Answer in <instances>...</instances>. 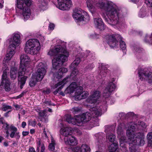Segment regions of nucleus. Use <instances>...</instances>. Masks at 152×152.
Instances as JSON below:
<instances>
[{
  "label": "nucleus",
  "mask_w": 152,
  "mask_h": 152,
  "mask_svg": "<svg viewBox=\"0 0 152 152\" xmlns=\"http://www.w3.org/2000/svg\"><path fill=\"white\" fill-rule=\"evenodd\" d=\"M93 1L94 5L106 12L108 18L105 17L104 19L109 24L115 26L120 24L123 20L124 14L112 2L108 1L105 3L104 0H94Z\"/></svg>",
  "instance_id": "f257e3e1"
},
{
  "label": "nucleus",
  "mask_w": 152,
  "mask_h": 152,
  "mask_svg": "<svg viewBox=\"0 0 152 152\" xmlns=\"http://www.w3.org/2000/svg\"><path fill=\"white\" fill-rule=\"evenodd\" d=\"M48 54L50 56H54L52 61L53 67L55 69H59L57 77L58 79L61 78L63 74L67 71V69L66 68H60L64 63L67 61L68 52L59 46L54 49H51Z\"/></svg>",
  "instance_id": "f03ea898"
},
{
  "label": "nucleus",
  "mask_w": 152,
  "mask_h": 152,
  "mask_svg": "<svg viewBox=\"0 0 152 152\" xmlns=\"http://www.w3.org/2000/svg\"><path fill=\"white\" fill-rule=\"evenodd\" d=\"M90 111L91 113L86 112L83 113L75 119L72 118L70 115H66L64 119L69 123L75 125L77 122L80 123L81 122L89 121L91 119V114L93 117H95L101 116L102 115V110L100 107H93L90 109Z\"/></svg>",
  "instance_id": "7ed1b4c3"
},
{
  "label": "nucleus",
  "mask_w": 152,
  "mask_h": 152,
  "mask_svg": "<svg viewBox=\"0 0 152 152\" xmlns=\"http://www.w3.org/2000/svg\"><path fill=\"white\" fill-rule=\"evenodd\" d=\"M40 48L39 41L36 39H31L26 42L24 50L26 53L33 55L37 54Z\"/></svg>",
  "instance_id": "20e7f679"
},
{
  "label": "nucleus",
  "mask_w": 152,
  "mask_h": 152,
  "mask_svg": "<svg viewBox=\"0 0 152 152\" xmlns=\"http://www.w3.org/2000/svg\"><path fill=\"white\" fill-rule=\"evenodd\" d=\"M108 44L111 48H113L118 45V41L120 42V46L121 49L124 50L126 48V45L125 42L122 40V38L118 34H113L108 35Z\"/></svg>",
  "instance_id": "39448f33"
},
{
  "label": "nucleus",
  "mask_w": 152,
  "mask_h": 152,
  "mask_svg": "<svg viewBox=\"0 0 152 152\" xmlns=\"http://www.w3.org/2000/svg\"><path fill=\"white\" fill-rule=\"evenodd\" d=\"M72 16L74 19L78 21H83L87 22L89 20V17L87 13L80 8L75 9Z\"/></svg>",
  "instance_id": "423d86ee"
},
{
  "label": "nucleus",
  "mask_w": 152,
  "mask_h": 152,
  "mask_svg": "<svg viewBox=\"0 0 152 152\" xmlns=\"http://www.w3.org/2000/svg\"><path fill=\"white\" fill-rule=\"evenodd\" d=\"M16 5L19 9L23 10L22 15L24 19L26 20L28 19L31 15L30 9L26 6L24 0H16Z\"/></svg>",
  "instance_id": "0eeeda50"
},
{
  "label": "nucleus",
  "mask_w": 152,
  "mask_h": 152,
  "mask_svg": "<svg viewBox=\"0 0 152 152\" xmlns=\"http://www.w3.org/2000/svg\"><path fill=\"white\" fill-rule=\"evenodd\" d=\"M139 79L141 81H146L149 83H152V72L148 71L146 68L140 69L138 70Z\"/></svg>",
  "instance_id": "6e6552de"
},
{
  "label": "nucleus",
  "mask_w": 152,
  "mask_h": 152,
  "mask_svg": "<svg viewBox=\"0 0 152 152\" xmlns=\"http://www.w3.org/2000/svg\"><path fill=\"white\" fill-rule=\"evenodd\" d=\"M20 64L19 69V75L25 74L26 70V65L30 61L29 57L26 54H22L20 56Z\"/></svg>",
  "instance_id": "1a4fd4ad"
},
{
  "label": "nucleus",
  "mask_w": 152,
  "mask_h": 152,
  "mask_svg": "<svg viewBox=\"0 0 152 152\" xmlns=\"http://www.w3.org/2000/svg\"><path fill=\"white\" fill-rule=\"evenodd\" d=\"M37 67V70L34 74H36V76H39V80H42L46 72V65L40 62L38 64Z\"/></svg>",
  "instance_id": "9d476101"
},
{
  "label": "nucleus",
  "mask_w": 152,
  "mask_h": 152,
  "mask_svg": "<svg viewBox=\"0 0 152 152\" xmlns=\"http://www.w3.org/2000/svg\"><path fill=\"white\" fill-rule=\"evenodd\" d=\"M115 78H113L111 82L109 83L107 86L104 91L103 95L105 98H107L111 95V93L115 89L116 86L113 82L115 80Z\"/></svg>",
  "instance_id": "9b49d317"
},
{
  "label": "nucleus",
  "mask_w": 152,
  "mask_h": 152,
  "mask_svg": "<svg viewBox=\"0 0 152 152\" xmlns=\"http://www.w3.org/2000/svg\"><path fill=\"white\" fill-rule=\"evenodd\" d=\"M58 8L62 10H68L72 5L71 0H57Z\"/></svg>",
  "instance_id": "f8f14e48"
},
{
  "label": "nucleus",
  "mask_w": 152,
  "mask_h": 152,
  "mask_svg": "<svg viewBox=\"0 0 152 152\" xmlns=\"http://www.w3.org/2000/svg\"><path fill=\"white\" fill-rule=\"evenodd\" d=\"M79 89V91H77V92H75V99L76 100H80L82 99L86 98L88 95L87 92H83V88L82 87H77V89Z\"/></svg>",
  "instance_id": "ddd939ff"
},
{
  "label": "nucleus",
  "mask_w": 152,
  "mask_h": 152,
  "mask_svg": "<svg viewBox=\"0 0 152 152\" xmlns=\"http://www.w3.org/2000/svg\"><path fill=\"white\" fill-rule=\"evenodd\" d=\"M20 36L19 34H15L13 38V39H10V48H12L13 50L16 49V47L18 45L20 42Z\"/></svg>",
  "instance_id": "4468645a"
},
{
  "label": "nucleus",
  "mask_w": 152,
  "mask_h": 152,
  "mask_svg": "<svg viewBox=\"0 0 152 152\" xmlns=\"http://www.w3.org/2000/svg\"><path fill=\"white\" fill-rule=\"evenodd\" d=\"M105 128L106 129H105V132L107 133V138L111 142H113V143L116 142L115 141V135L112 133H111L110 134L109 133V131H110V132H111L113 131L114 129L112 128V127L111 126H105Z\"/></svg>",
  "instance_id": "2eb2a0df"
},
{
  "label": "nucleus",
  "mask_w": 152,
  "mask_h": 152,
  "mask_svg": "<svg viewBox=\"0 0 152 152\" xmlns=\"http://www.w3.org/2000/svg\"><path fill=\"white\" fill-rule=\"evenodd\" d=\"M70 78V76H68L65 78H64L63 80L55 84L53 88L55 89L58 87V88L56 89L54 91L53 93L54 94H56L59 91H60L63 87L64 85L68 81V79Z\"/></svg>",
  "instance_id": "dca6fc26"
},
{
  "label": "nucleus",
  "mask_w": 152,
  "mask_h": 152,
  "mask_svg": "<svg viewBox=\"0 0 152 152\" xmlns=\"http://www.w3.org/2000/svg\"><path fill=\"white\" fill-rule=\"evenodd\" d=\"M100 96V92L99 91H95L92 95L87 99V102L91 104L95 103Z\"/></svg>",
  "instance_id": "f3484780"
},
{
  "label": "nucleus",
  "mask_w": 152,
  "mask_h": 152,
  "mask_svg": "<svg viewBox=\"0 0 152 152\" xmlns=\"http://www.w3.org/2000/svg\"><path fill=\"white\" fill-rule=\"evenodd\" d=\"M137 127V124H132L127 129L126 131V134L128 137V139H134V131Z\"/></svg>",
  "instance_id": "a211bd4d"
},
{
  "label": "nucleus",
  "mask_w": 152,
  "mask_h": 152,
  "mask_svg": "<svg viewBox=\"0 0 152 152\" xmlns=\"http://www.w3.org/2000/svg\"><path fill=\"white\" fill-rule=\"evenodd\" d=\"M81 87V86H77L75 82H72L68 87L65 90V92L66 93H72L74 91H75V92H77V91H79V89H77V87Z\"/></svg>",
  "instance_id": "6ab92c4d"
},
{
  "label": "nucleus",
  "mask_w": 152,
  "mask_h": 152,
  "mask_svg": "<svg viewBox=\"0 0 152 152\" xmlns=\"http://www.w3.org/2000/svg\"><path fill=\"white\" fill-rule=\"evenodd\" d=\"M128 142L129 144V151L130 152H136V145L137 141L134 139H128Z\"/></svg>",
  "instance_id": "aec40b11"
},
{
  "label": "nucleus",
  "mask_w": 152,
  "mask_h": 152,
  "mask_svg": "<svg viewBox=\"0 0 152 152\" xmlns=\"http://www.w3.org/2000/svg\"><path fill=\"white\" fill-rule=\"evenodd\" d=\"M47 112V110H46L40 111L38 112L39 115V119L40 121L45 123H47L48 121V118L46 114Z\"/></svg>",
  "instance_id": "412c9836"
},
{
  "label": "nucleus",
  "mask_w": 152,
  "mask_h": 152,
  "mask_svg": "<svg viewBox=\"0 0 152 152\" xmlns=\"http://www.w3.org/2000/svg\"><path fill=\"white\" fill-rule=\"evenodd\" d=\"M64 141L66 145H75L77 144V141L76 139L73 136H70L66 138H64Z\"/></svg>",
  "instance_id": "4be33fe9"
},
{
  "label": "nucleus",
  "mask_w": 152,
  "mask_h": 152,
  "mask_svg": "<svg viewBox=\"0 0 152 152\" xmlns=\"http://www.w3.org/2000/svg\"><path fill=\"white\" fill-rule=\"evenodd\" d=\"M94 24L97 28L101 30H104V28L103 22L102 19L100 18H96L94 19Z\"/></svg>",
  "instance_id": "5701e85b"
},
{
  "label": "nucleus",
  "mask_w": 152,
  "mask_h": 152,
  "mask_svg": "<svg viewBox=\"0 0 152 152\" xmlns=\"http://www.w3.org/2000/svg\"><path fill=\"white\" fill-rule=\"evenodd\" d=\"M37 4L38 7L40 10H45L47 8V2L45 0H38Z\"/></svg>",
  "instance_id": "b1692460"
},
{
  "label": "nucleus",
  "mask_w": 152,
  "mask_h": 152,
  "mask_svg": "<svg viewBox=\"0 0 152 152\" xmlns=\"http://www.w3.org/2000/svg\"><path fill=\"white\" fill-rule=\"evenodd\" d=\"M24 75H19V72H18V84L20 85V89H22L23 86L25 83L26 80L28 78L27 76H24L20 77V76H23Z\"/></svg>",
  "instance_id": "393cba45"
},
{
  "label": "nucleus",
  "mask_w": 152,
  "mask_h": 152,
  "mask_svg": "<svg viewBox=\"0 0 152 152\" xmlns=\"http://www.w3.org/2000/svg\"><path fill=\"white\" fill-rule=\"evenodd\" d=\"M18 69L15 67H12L10 70V77L11 80H15L17 77Z\"/></svg>",
  "instance_id": "a878e982"
},
{
  "label": "nucleus",
  "mask_w": 152,
  "mask_h": 152,
  "mask_svg": "<svg viewBox=\"0 0 152 152\" xmlns=\"http://www.w3.org/2000/svg\"><path fill=\"white\" fill-rule=\"evenodd\" d=\"M39 76H36L34 73L32 75L31 77L29 83V85L31 87H33L35 85L37 82L40 81L42 80L39 79Z\"/></svg>",
  "instance_id": "bb28decb"
},
{
  "label": "nucleus",
  "mask_w": 152,
  "mask_h": 152,
  "mask_svg": "<svg viewBox=\"0 0 152 152\" xmlns=\"http://www.w3.org/2000/svg\"><path fill=\"white\" fill-rule=\"evenodd\" d=\"M72 129L71 128L66 127L61 130V134L64 136H67L72 133Z\"/></svg>",
  "instance_id": "cd10ccee"
},
{
  "label": "nucleus",
  "mask_w": 152,
  "mask_h": 152,
  "mask_svg": "<svg viewBox=\"0 0 152 152\" xmlns=\"http://www.w3.org/2000/svg\"><path fill=\"white\" fill-rule=\"evenodd\" d=\"M90 147L86 144L82 145L80 148V152H90Z\"/></svg>",
  "instance_id": "c85d7f7f"
},
{
  "label": "nucleus",
  "mask_w": 152,
  "mask_h": 152,
  "mask_svg": "<svg viewBox=\"0 0 152 152\" xmlns=\"http://www.w3.org/2000/svg\"><path fill=\"white\" fill-rule=\"evenodd\" d=\"M110 72V70L107 69L105 67L103 66L102 67V69L99 72V75L102 77H105L106 76L107 73Z\"/></svg>",
  "instance_id": "c756f323"
},
{
  "label": "nucleus",
  "mask_w": 152,
  "mask_h": 152,
  "mask_svg": "<svg viewBox=\"0 0 152 152\" xmlns=\"http://www.w3.org/2000/svg\"><path fill=\"white\" fill-rule=\"evenodd\" d=\"M136 124L137 125V129L139 130H143L146 127L144 122L141 121H138Z\"/></svg>",
  "instance_id": "7c9ffc66"
},
{
  "label": "nucleus",
  "mask_w": 152,
  "mask_h": 152,
  "mask_svg": "<svg viewBox=\"0 0 152 152\" xmlns=\"http://www.w3.org/2000/svg\"><path fill=\"white\" fill-rule=\"evenodd\" d=\"M147 138L148 141V146L152 147V132L148 133L147 135Z\"/></svg>",
  "instance_id": "2f4dec72"
},
{
  "label": "nucleus",
  "mask_w": 152,
  "mask_h": 152,
  "mask_svg": "<svg viewBox=\"0 0 152 152\" xmlns=\"http://www.w3.org/2000/svg\"><path fill=\"white\" fill-rule=\"evenodd\" d=\"M2 81L1 82L0 86H3L4 83V81H6L7 80H9V79L7 77V72L6 69L4 70L3 72V74L2 76Z\"/></svg>",
  "instance_id": "473e14b6"
},
{
  "label": "nucleus",
  "mask_w": 152,
  "mask_h": 152,
  "mask_svg": "<svg viewBox=\"0 0 152 152\" xmlns=\"http://www.w3.org/2000/svg\"><path fill=\"white\" fill-rule=\"evenodd\" d=\"M118 147L117 143L116 142L113 143L110 145V151L109 152H115Z\"/></svg>",
  "instance_id": "72a5a7b5"
},
{
  "label": "nucleus",
  "mask_w": 152,
  "mask_h": 152,
  "mask_svg": "<svg viewBox=\"0 0 152 152\" xmlns=\"http://www.w3.org/2000/svg\"><path fill=\"white\" fill-rule=\"evenodd\" d=\"M87 6L91 11L94 9V1L92 0H88L87 1Z\"/></svg>",
  "instance_id": "f704fd0d"
},
{
  "label": "nucleus",
  "mask_w": 152,
  "mask_h": 152,
  "mask_svg": "<svg viewBox=\"0 0 152 152\" xmlns=\"http://www.w3.org/2000/svg\"><path fill=\"white\" fill-rule=\"evenodd\" d=\"M80 59L79 58H76L74 61L71 64V67H76L80 63Z\"/></svg>",
  "instance_id": "c9c22d12"
},
{
  "label": "nucleus",
  "mask_w": 152,
  "mask_h": 152,
  "mask_svg": "<svg viewBox=\"0 0 152 152\" xmlns=\"http://www.w3.org/2000/svg\"><path fill=\"white\" fill-rule=\"evenodd\" d=\"M134 139L137 140V141L138 140L144 137L143 134L140 132L137 133L135 135L134 134Z\"/></svg>",
  "instance_id": "e433bc0d"
},
{
  "label": "nucleus",
  "mask_w": 152,
  "mask_h": 152,
  "mask_svg": "<svg viewBox=\"0 0 152 152\" xmlns=\"http://www.w3.org/2000/svg\"><path fill=\"white\" fill-rule=\"evenodd\" d=\"M9 80L4 81V88L6 91H9L10 90L11 88L10 87V85L9 84Z\"/></svg>",
  "instance_id": "4c0bfd02"
},
{
  "label": "nucleus",
  "mask_w": 152,
  "mask_h": 152,
  "mask_svg": "<svg viewBox=\"0 0 152 152\" xmlns=\"http://www.w3.org/2000/svg\"><path fill=\"white\" fill-rule=\"evenodd\" d=\"M146 15L145 9L144 8H142L139 12V16L141 18H143Z\"/></svg>",
  "instance_id": "58836bf2"
},
{
  "label": "nucleus",
  "mask_w": 152,
  "mask_h": 152,
  "mask_svg": "<svg viewBox=\"0 0 152 152\" xmlns=\"http://www.w3.org/2000/svg\"><path fill=\"white\" fill-rule=\"evenodd\" d=\"M122 124H120L118 126L117 129V132L118 135L122 136L123 134V132L122 128Z\"/></svg>",
  "instance_id": "ea45409f"
},
{
  "label": "nucleus",
  "mask_w": 152,
  "mask_h": 152,
  "mask_svg": "<svg viewBox=\"0 0 152 152\" xmlns=\"http://www.w3.org/2000/svg\"><path fill=\"white\" fill-rule=\"evenodd\" d=\"M0 124H3L4 126H6L5 129H9V124L7 122H5L4 118L1 117L0 118Z\"/></svg>",
  "instance_id": "a19ab883"
},
{
  "label": "nucleus",
  "mask_w": 152,
  "mask_h": 152,
  "mask_svg": "<svg viewBox=\"0 0 152 152\" xmlns=\"http://www.w3.org/2000/svg\"><path fill=\"white\" fill-rule=\"evenodd\" d=\"M91 54L89 50H86L85 53H81V55H82V57H80V58L83 57L84 58H86L87 57L88 55L90 56Z\"/></svg>",
  "instance_id": "79ce46f5"
},
{
  "label": "nucleus",
  "mask_w": 152,
  "mask_h": 152,
  "mask_svg": "<svg viewBox=\"0 0 152 152\" xmlns=\"http://www.w3.org/2000/svg\"><path fill=\"white\" fill-rule=\"evenodd\" d=\"M73 71L71 74V76H76L78 73V70L76 69V67H71Z\"/></svg>",
  "instance_id": "37998d69"
},
{
  "label": "nucleus",
  "mask_w": 152,
  "mask_h": 152,
  "mask_svg": "<svg viewBox=\"0 0 152 152\" xmlns=\"http://www.w3.org/2000/svg\"><path fill=\"white\" fill-rule=\"evenodd\" d=\"M9 52L8 53V54L10 56V57H12L13 55L15 53V50L16 49H15L13 50L12 49V48H10V45L9 46Z\"/></svg>",
  "instance_id": "c03bdc74"
},
{
  "label": "nucleus",
  "mask_w": 152,
  "mask_h": 152,
  "mask_svg": "<svg viewBox=\"0 0 152 152\" xmlns=\"http://www.w3.org/2000/svg\"><path fill=\"white\" fill-rule=\"evenodd\" d=\"M55 142L54 141H52V142L50 144L48 147L50 150L52 151H53L55 149Z\"/></svg>",
  "instance_id": "a18cd8bd"
},
{
  "label": "nucleus",
  "mask_w": 152,
  "mask_h": 152,
  "mask_svg": "<svg viewBox=\"0 0 152 152\" xmlns=\"http://www.w3.org/2000/svg\"><path fill=\"white\" fill-rule=\"evenodd\" d=\"M11 109L12 107L11 106L6 104H4L3 106L2 110L3 111H6L8 109Z\"/></svg>",
  "instance_id": "49530a36"
},
{
  "label": "nucleus",
  "mask_w": 152,
  "mask_h": 152,
  "mask_svg": "<svg viewBox=\"0 0 152 152\" xmlns=\"http://www.w3.org/2000/svg\"><path fill=\"white\" fill-rule=\"evenodd\" d=\"M146 90V87L144 85H141L139 87V91L140 94L142 93Z\"/></svg>",
  "instance_id": "de8ad7c7"
},
{
  "label": "nucleus",
  "mask_w": 152,
  "mask_h": 152,
  "mask_svg": "<svg viewBox=\"0 0 152 152\" xmlns=\"http://www.w3.org/2000/svg\"><path fill=\"white\" fill-rule=\"evenodd\" d=\"M72 111H73L74 113L76 114L79 112H80L81 111V110L79 107H73L72 109Z\"/></svg>",
  "instance_id": "09e8293b"
},
{
  "label": "nucleus",
  "mask_w": 152,
  "mask_h": 152,
  "mask_svg": "<svg viewBox=\"0 0 152 152\" xmlns=\"http://www.w3.org/2000/svg\"><path fill=\"white\" fill-rule=\"evenodd\" d=\"M151 38V36H149L146 35L144 39V41L145 42L150 43V39Z\"/></svg>",
  "instance_id": "8fccbe9b"
},
{
  "label": "nucleus",
  "mask_w": 152,
  "mask_h": 152,
  "mask_svg": "<svg viewBox=\"0 0 152 152\" xmlns=\"http://www.w3.org/2000/svg\"><path fill=\"white\" fill-rule=\"evenodd\" d=\"M144 139V137H143L137 140V142H139L140 145H142L144 144L145 142ZM137 143H138V142Z\"/></svg>",
  "instance_id": "3c124183"
},
{
  "label": "nucleus",
  "mask_w": 152,
  "mask_h": 152,
  "mask_svg": "<svg viewBox=\"0 0 152 152\" xmlns=\"http://www.w3.org/2000/svg\"><path fill=\"white\" fill-rule=\"evenodd\" d=\"M74 132V134H77L78 136H80L82 134L81 131L78 129H75Z\"/></svg>",
  "instance_id": "603ef678"
},
{
  "label": "nucleus",
  "mask_w": 152,
  "mask_h": 152,
  "mask_svg": "<svg viewBox=\"0 0 152 152\" xmlns=\"http://www.w3.org/2000/svg\"><path fill=\"white\" fill-rule=\"evenodd\" d=\"M9 129H10L12 131H17V129L13 125H11L10 126H9Z\"/></svg>",
  "instance_id": "864d4df0"
},
{
  "label": "nucleus",
  "mask_w": 152,
  "mask_h": 152,
  "mask_svg": "<svg viewBox=\"0 0 152 152\" xmlns=\"http://www.w3.org/2000/svg\"><path fill=\"white\" fill-rule=\"evenodd\" d=\"M24 1L26 6L28 7L31 5V0H24Z\"/></svg>",
  "instance_id": "5fc2aeb1"
},
{
  "label": "nucleus",
  "mask_w": 152,
  "mask_h": 152,
  "mask_svg": "<svg viewBox=\"0 0 152 152\" xmlns=\"http://www.w3.org/2000/svg\"><path fill=\"white\" fill-rule=\"evenodd\" d=\"M17 131H12L10 134V137L12 138H13L15 135H18L19 132H17Z\"/></svg>",
  "instance_id": "6e6d98bb"
},
{
  "label": "nucleus",
  "mask_w": 152,
  "mask_h": 152,
  "mask_svg": "<svg viewBox=\"0 0 152 152\" xmlns=\"http://www.w3.org/2000/svg\"><path fill=\"white\" fill-rule=\"evenodd\" d=\"M146 4L149 6L152 7V0H145Z\"/></svg>",
  "instance_id": "4d7b16f0"
},
{
  "label": "nucleus",
  "mask_w": 152,
  "mask_h": 152,
  "mask_svg": "<svg viewBox=\"0 0 152 152\" xmlns=\"http://www.w3.org/2000/svg\"><path fill=\"white\" fill-rule=\"evenodd\" d=\"M51 90L49 88H47L42 91V92L45 94H49Z\"/></svg>",
  "instance_id": "13d9d810"
},
{
  "label": "nucleus",
  "mask_w": 152,
  "mask_h": 152,
  "mask_svg": "<svg viewBox=\"0 0 152 152\" xmlns=\"http://www.w3.org/2000/svg\"><path fill=\"white\" fill-rule=\"evenodd\" d=\"M134 50H135V51L137 52H138V53L141 52L142 50V48H140L139 47H135L134 48Z\"/></svg>",
  "instance_id": "bf43d9fd"
},
{
  "label": "nucleus",
  "mask_w": 152,
  "mask_h": 152,
  "mask_svg": "<svg viewBox=\"0 0 152 152\" xmlns=\"http://www.w3.org/2000/svg\"><path fill=\"white\" fill-rule=\"evenodd\" d=\"M12 57H10V56L8 54H7L6 55V57L4 59V60H5L6 61H9L10 60Z\"/></svg>",
  "instance_id": "052dcab7"
},
{
  "label": "nucleus",
  "mask_w": 152,
  "mask_h": 152,
  "mask_svg": "<svg viewBox=\"0 0 152 152\" xmlns=\"http://www.w3.org/2000/svg\"><path fill=\"white\" fill-rule=\"evenodd\" d=\"M54 25L53 23H50L49 26V28L51 30H52L54 29Z\"/></svg>",
  "instance_id": "680f3d73"
},
{
  "label": "nucleus",
  "mask_w": 152,
  "mask_h": 152,
  "mask_svg": "<svg viewBox=\"0 0 152 152\" xmlns=\"http://www.w3.org/2000/svg\"><path fill=\"white\" fill-rule=\"evenodd\" d=\"M29 152H36L34 148L32 147L29 148Z\"/></svg>",
  "instance_id": "e2e57ef3"
},
{
  "label": "nucleus",
  "mask_w": 152,
  "mask_h": 152,
  "mask_svg": "<svg viewBox=\"0 0 152 152\" xmlns=\"http://www.w3.org/2000/svg\"><path fill=\"white\" fill-rule=\"evenodd\" d=\"M44 102L45 104H47L48 105H51V102L50 101H48V100H45V101Z\"/></svg>",
  "instance_id": "0e129e2a"
},
{
  "label": "nucleus",
  "mask_w": 152,
  "mask_h": 152,
  "mask_svg": "<svg viewBox=\"0 0 152 152\" xmlns=\"http://www.w3.org/2000/svg\"><path fill=\"white\" fill-rule=\"evenodd\" d=\"M45 149V147L43 144L42 145L41 147V152H44V151Z\"/></svg>",
  "instance_id": "69168bd1"
},
{
  "label": "nucleus",
  "mask_w": 152,
  "mask_h": 152,
  "mask_svg": "<svg viewBox=\"0 0 152 152\" xmlns=\"http://www.w3.org/2000/svg\"><path fill=\"white\" fill-rule=\"evenodd\" d=\"M80 148L79 147H76L74 148V150L76 152H78L80 150Z\"/></svg>",
  "instance_id": "338daca9"
},
{
  "label": "nucleus",
  "mask_w": 152,
  "mask_h": 152,
  "mask_svg": "<svg viewBox=\"0 0 152 152\" xmlns=\"http://www.w3.org/2000/svg\"><path fill=\"white\" fill-rule=\"evenodd\" d=\"M29 134V132H27V131H24L23 132H22V134L23 136H26V135H28Z\"/></svg>",
  "instance_id": "774afa93"
}]
</instances>
